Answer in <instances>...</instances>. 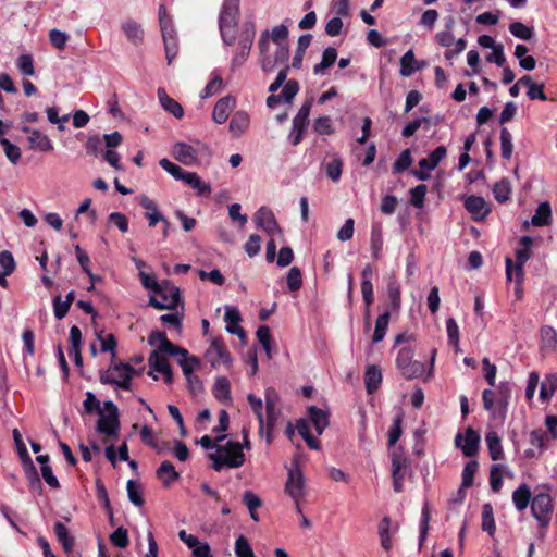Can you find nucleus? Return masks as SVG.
Masks as SVG:
<instances>
[{
	"label": "nucleus",
	"instance_id": "obj_54",
	"mask_svg": "<svg viewBox=\"0 0 557 557\" xmlns=\"http://www.w3.org/2000/svg\"><path fill=\"white\" fill-rule=\"evenodd\" d=\"M446 330L448 336V343L455 347V351H459V327L454 318L446 320Z\"/></svg>",
	"mask_w": 557,
	"mask_h": 557
},
{
	"label": "nucleus",
	"instance_id": "obj_2",
	"mask_svg": "<svg viewBox=\"0 0 557 557\" xmlns=\"http://www.w3.org/2000/svg\"><path fill=\"white\" fill-rule=\"evenodd\" d=\"M240 0H224L219 16V27L222 40L225 45L235 41V28L238 24Z\"/></svg>",
	"mask_w": 557,
	"mask_h": 557
},
{
	"label": "nucleus",
	"instance_id": "obj_50",
	"mask_svg": "<svg viewBox=\"0 0 557 557\" xmlns=\"http://www.w3.org/2000/svg\"><path fill=\"white\" fill-rule=\"evenodd\" d=\"M541 337L543 342V346L550 350H555L557 347V332L554 327L549 325H544L541 329Z\"/></svg>",
	"mask_w": 557,
	"mask_h": 557
},
{
	"label": "nucleus",
	"instance_id": "obj_61",
	"mask_svg": "<svg viewBox=\"0 0 557 557\" xmlns=\"http://www.w3.org/2000/svg\"><path fill=\"white\" fill-rule=\"evenodd\" d=\"M387 294L389 298V305L393 310H398L400 307V287L396 281H391L387 284Z\"/></svg>",
	"mask_w": 557,
	"mask_h": 557
},
{
	"label": "nucleus",
	"instance_id": "obj_36",
	"mask_svg": "<svg viewBox=\"0 0 557 557\" xmlns=\"http://www.w3.org/2000/svg\"><path fill=\"white\" fill-rule=\"evenodd\" d=\"M12 435L22 467L33 463L30 455L27 451L26 445L23 442L21 432L17 429H14Z\"/></svg>",
	"mask_w": 557,
	"mask_h": 557
},
{
	"label": "nucleus",
	"instance_id": "obj_9",
	"mask_svg": "<svg viewBox=\"0 0 557 557\" xmlns=\"http://www.w3.org/2000/svg\"><path fill=\"white\" fill-rule=\"evenodd\" d=\"M205 358L212 368H218L221 364L230 366L232 362L231 354L222 337H214L211 341Z\"/></svg>",
	"mask_w": 557,
	"mask_h": 557
},
{
	"label": "nucleus",
	"instance_id": "obj_20",
	"mask_svg": "<svg viewBox=\"0 0 557 557\" xmlns=\"http://www.w3.org/2000/svg\"><path fill=\"white\" fill-rule=\"evenodd\" d=\"M53 532L63 550L66 554L72 553L75 545V539L70 534L65 524L61 521H57L53 525Z\"/></svg>",
	"mask_w": 557,
	"mask_h": 557
},
{
	"label": "nucleus",
	"instance_id": "obj_43",
	"mask_svg": "<svg viewBox=\"0 0 557 557\" xmlns=\"http://www.w3.org/2000/svg\"><path fill=\"white\" fill-rule=\"evenodd\" d=\"M126 491L128 499L133 505L137 507L144 505L145 500L143 497L141 486L137 482L128 480L126 484Z\"/></svg>",
	"mask_w": 557,
	"mask_h": 557
},
{
	"label": "nucleus",
	"instance_id": "obj_16",
	"mask_svg": "<svg viewBox=\"0 0 557 557\" xmlns=\"http://www.w3.org/2000/svg\"><path fill=\"white\" fill-rule=\"evenodd\" d=\"M255 221L258 227L262 228L269 235L273 236L280 231V226L271 209L261 207L255 214Z\"/></svg>",
	"mask_w": 557,
	"mask_h": 557
},
{
	"label": "nucleus",
	"instance_id": "obj_32",
	"mask_svg": "<svg viewBox=\"0 0 557 557\" xmlns=\"http://www.w3.org/2000/svg\"><path fill=\"white\" fill-rule=\"evenodd\" d=\"M296 428L298 434L304 438V441L306 442L307 446L310 449H320V442L315 437H313L310 432L309 421H307L306 419H299L296 423Z\"/></svg>",
	"mask_w": 557,
	"mask_h": 557
},
{
	"label": "nucleus",
	"instance_id": "obj_23",
	"mask_svg": "<svg viewBox=\"0 0 557 557\" xmlns=\"http://www.w3.org/2000/svg\"><path fill=\"white\" fill-rule=\"evenodd\" d=\"M382 383V372L377 366H369L364 372V385L368 394H374Z\"/></svg>",
	"mask_w": 557,
	"mask_h": 557
},
{
	"label": "nucleus",
	"instance_id": "obj_60",
	"mask_svg": "<svg viewBox=\"0 0 557 557\" xmlns=\"http://www.w3.org/2000/svg\"><path fill=\"white\" fill-rule=\"evenodd\" d=\"M313 131L320 135H331L334 133V128L332 126V120L330 116H320L314 120Z\"/></svg>",
	"mask_w": 557,
	"mask_h": 557
},
{
	"label": "nucleus",
	"instance_id": "obj_24",
	"mask_svg": "<svg viewBox=\"0 0 557 557\" xmlns=\"http://www.w3.org/2000/svg\"><path fill=\"white\" fill-rule=\"evenodd\" d=\"M308 418L319 435L323 433L330 423L329 413L315 406L308 408Z\"/></svg>",
	"mask_w": 557,
	"mask_h": 557
},
{
	"label": "nucleus",
	"instance_id": "obj_17",
	"mask_svg": "<svg viewBox=\"0 0 557 557\" xmlns=\"http://www.w3.org/2000/svg\"><path fill=\"white\" fill-rule=\"evenodd\" d=\"M234 106L235 99L231 96H226L218 100L212 112L213 121L218 124L225 123L233 111Z\"/></svg>",
	"mask_w": 557,
	"mask_h": 557
},
{
	"label": "nucleus",
	"instance_id": "obj_12",
	"mask_svg": "<svg viewBox=\"0 0 557 557\" xmlns=\"http://www.w3.org/2000/svg\"><path fill=\"white\" fill-rule=\"evenodd\" d=\"M516 258V265H513V262L510 258H506V278L509 282L515 281L516 283L520 284L523 281V265L530 258V250L525 248L517 250Z\"/></svg>",
	"mask_w": 557,
	"mask_h": 557
},
{
	"label": "nucleus",
	"instance_id": "obj_21",
	"mask_svg": "<svg viewBox=\"0 0 557 557\" xmlns=\"http://www.w3.org/2000/svg\"><path fill=\"white\" fill-rule=\"evenodd\" d=\"M173 156L178 162L185 165H191L197 159L195 148L185 143H177L174 145Z\"/></svg>",
	"mask_w": 557,
	"mask_h": 557
},
{
	"label": "nucleus",
	"instance_id": "obj_38",
	"mask_svg": "<svg viewBox=\"0 0 557 557\" xmlns=\"http://www.w3.org/2000/svg\"><path fill=\"white\" fill-rule=\"evenodd\" d=\"M493 195L499 203H505L511 196V187L508 178H502L495 183L493 187Z\"/></svg>",
	"mask_w": 557,
	"mask_h": 557
},
{
	"label": "nucleus",
	"instance_id": "obj_48",
	"mask_svg": "<svg viewBox=\"0 0 557 557\" xmlns=\"http://www.w3.org/2000/svg\"><path fill=\"white\" fill-rule=\"evenodd\" d=\"M512 149H513V145H512L511 134L506 127H503L500 129L502 157L506 160L510 159L511 154H512Z\"/></svg>",
	"mask_w": 557,
	"mask_h": 557
},
{
	"label": "nucleus",
	"instance_id": "obj_44",
	"mask_svg": "<svg viewBox=\"0 0 557 557\" xmlns=\"http://www.w3.org/2000/svg\"><path fill=\"white\" fill-rule=\"evenodd\" d=\"M165 352L163 351H160V350H153L149 358H148V362H149V366L150 368L156 371V372H161L163 370H165L169 366H170V362L168 360V358L164 356Z\"/></svg>",
	"mask_w": 557,
	"mask_h": 557
},
{
	"label": "nucleus",
	"instance_id": "obj_14",
	"mask_svg": "<svg viewBox=\"0 0 557 557\" xmlns=\"http://www.w3.org/2000/svg\"><path fill=\"white\" fill-rule=\"evenodd\" d=\"M463 206L475 221L484 220L491 212L490 205L481 196L471 195L467 197Z\"/></svg>",
	"mask_w": 557,
	"mask_h": 557
},
{
	"label": "nucleus",
	"instance_id": "obj_56",
	"mask_svg": "<svg viewBox=\"0 0 557 557\" xmlns=\"http://www.w3.org/2000/svg\"><path fill=\"white\" fill-rule=\"evenodd\" d=\"M257 338L259 343L262 345L263 349L265 350L268 357H271V342H272V335L271 330L268 325H260L257 330Z\"/></svg>",
	"mask_w": 557,
	"mask_h": 557
},
{
	"label": "nucleus",
	"instance_id": "obj_41",
	"mask_svg": "<svg viewBox=\"0 0 557 557\" xmlns=\"http://www.w3.org/2000/svg\"><path fill=\"white\" fill-rule=\"evenodd\" d=\"M416 57L412 50H408L400 59V75L403 77L411 76L418 67L414 66Z\"/></svg>",
	"mask_w": 557,
	"mask_h": 557
},
{
	"label": "nucleus",
	"instance_id": "obj_27",
	"mask_svg": "<svg viewBox=\"0 0 557 557\" xmlns=\"http://www.w3.org/2000/svg\"><path fill=\"white\" fill-rule=\"evenodd\" d=\"M447 150L444 146L436 147L426 158L419 161V166L422 170H434L440 162L446 157Z\"/></svg>",
	"mask_w": 557,
	"mask_h": 557
},
{
	"label": "nucleus",
	"instance_id": "obj_26",
	"mask_svg": "<svg viewBox=\"0 0 557 557\" xmlns=\"http://www.w3.org/2000/svg\"><path fill=\"white\" fill-rule=\"evenodd\" d=\"M158 98L162 108L176 119H181L184 115L182 106L175 99L171 98L163 88L158 89Z\"/></svg>",
	"mask_w": 557,
	"mask_h": 557
},
{
	"label": "nucleus",
	"instance_id": "obj_15",
	"mask_svg": "<svg viewBox=\"0 0 557 557\" xmlns=\"http://www.w3.org/2000/svg\"><path fill=\"white\" fill-rule=\"evenodd\" d=\"M21 129L23 133L29 134L28 141L30 149L41 152H49L53 150L52 141L39 129L30 128L29 126H22Z\"/></svg>",
	"mask_w": 557,
	"mask_h": 557
},
{
	"label": "nucleus",
	"instance_id": "obj_55",
	"mask_svg": "<svg viewBox=\"0 0 557 557\" xmlns=\"http://www.w3.org/2000/svg\"><path fill=\"white\" fill-rule=\"evenodd\" d=\"M0 144L4 149L5 156L10 162L16 164L21 159V149L16 145L12 144L9 139L1 137Z\"/></svg>",
	"mask_w": 557,
	"mask_h": 557
},
{
	"label": "nucleus",
	"instance_id": "obj_52",
	"mask_svg": "<svg viewBox=\"0 0 557 557\" xmlns=\"http://www.w3.org/2000/svg\"><path fill=\"white\" fill-rule=\"evenodd\" d=\"M96 494L102 507L106 509L107 515L112 516V507L110 504L109 495L101 479L96 480Z\"/></svg>",
	"mask_w": 557,
	"mask_h": 557
},
{
	"label": "nucleus",
	"instance_id": "obj_57",
	"mask_svg": "<svg viewBox=\"0 0 557 557\" xmlns=\"http://www.w3.org/2000/svg\"><path fill=\"white\" fill-rule=\"evenodd\" d=\"M287 286L290 292H297L302 286V274L299 268L293 267L286 277Z\"/></svg>",
	"mask_w": 557,
	"mask_h": 557
},
{
	"label": "nucleus",
	"instance_id": "obj_31",
	"mask_svg": "<svg viewBox=\"0 0 557 557\" xmlns=\"http://www.w3.org/2000/svg\"><path fill=\"white\" fill-rule=\"evenodd\" d=\"M512 502L518 511L527 509L531 500V491L527 484L519 485L512 493Z\"/></svg>",
	"mask_w": 557,
	"mask_h": 557
},
{
	"label": "nucleus",
	"instance_id": "obj_64",
	"mask_svg": "<svg viewBox=\"0 0 557 557\" xmlns=\"http://www.w3.org/2000/svg\"><path fill=\"white\" fill-rule=\"evenodd\" d=\"M412 163V157L409 149H405L396 159L393 171L394 173H403L406 171Z\"/></svg>",
	"mask_w": 557,
	"mask_h": 557
},
{
	"label": "nucleus",
	"instance_id": "obj_59",
	"mask_svg": "<svg viewBox=\"0 0 557 557\" xmlns=\"http://www.w3.org/2000/svg\"><path fill=\"white\" fill-rule=\"evenodd\" d=\"M483 407L487 411H492L495 418H498V409L496 407V391L484 389L482 393Z\"/></svg>",
	"mask_w": 557,
	"mask_h": 557
},
{
	"label": "nucleus",
	"instance_id": "obj_18",
	"mask_svg": "<svg viewBox=\"0 0 557 557\" xmlns=\"http://www.w3.org/2000/svg\"><path fill=\"white\" fill-rule=\"evenodd\" d=\"M156 474L164 487H170L175 481L180 479V473L175 470V467L169 460L161 462L160 467L157 469Z\"/></svg>",
	"mask_w": 557,
	"mask_h": 557
},
{
	"label": "nucleus",
	"instance_id": "obj_13",
	"mask_svg": "<svg viewBox=\"0 0 557 557\" xmlns=\"http://www.w3.org/2000/svg\"><path fill=\"white\" fill-rule=\"evenodd\" d=\"M480 440L479 433L468 428L463 437L460 433L456 435L455 445L461 448L466 457H474L479 451Z\"/></svg>",
	"mask_w": 557,
	"mask_h": 557
},
{
	"label": "nucleus",
	"instance_id": "obj_51",
	"mask_svg": "<svg viewBox=\"0 0 557 557\" xmlns=\"http://www.w3.org/2000/svg\"><path fill=\"white\" fill-rule=\"evenodd\" d=\"M343 160L341 158H334L325 165V174L333 182H337L343 173Z\"/></svg>",
	"mask_w": 557,
	"mask_h": 557
},
{
	"label": "nucleus",
	"instance_id": "obj_39",
	"mask_svg": "<svg viewBox=\"0 0 557 557\" xmlns=\"http://www.w3.org/2000/svg\"><path fill=\"white\" fill-rule=\"evenodd\" d=\"M482 530L487 532L491 536H493L496 531L494 512L491 504H484L482 507Z\"/></svg>",
	"mask_w": 557,
	"mask_h": 557
},
{
	"label": "nucleus",
	"instance_id": "obj_29",
	"mask_svg": "<svg viewBox=\"0 0 557 557\" xmlns=\"http://www.w3.org/2000/svg\"><path fill=\"white\" fill-rule=\"evenodd\" d=\"M487 449L492 460L497 461L504 458L502 440L495 431L486 433L485 436Z\"/></svg>",
	"mask_w": 557,
	"mask_h": 557
},
{
	"label": "nucleus",
	"instance_id": "obj_6",
	"mask_svg": "<svg viewBox=\"0 0 557 557\" xmlns=\"http://www.w3.org/2000/svg\"><path fill=\"white\" fill-rule=\"evenodd\" d=\"M154 293L162 298V301L151 296L148 305L158 310H175L182 304L180 288L169 282L161 284V292Z\"/></svg>",
	"mask_w": 557,
	"mask_h": 557
},
{
	"label": "nucleus",
	"instance_id": "obj_34",
	"mask_svg": "<svg viewBox=\"0 0 557 557\" xmlns=\"http://www.w3.org/2000/svg\"><path fill=\"white\" fill-rule=\"evenodd\" d=\"M212 393L215 399L220 403L231 400L230 381L225 376L218 377L213 385Z\"/></svg>",
	"mask_w": 557,
	"mask_h": 557
},
{
	"label": "nucleus",
	"instance_id": "obj_47",
	"mask_svg": "<svg viewBox=\"0 0 557 557\" xmlns=\"http://www.w3.org/2000/svg\"><path fill=\"white\" fill-rule=\"evenodd\" d=\"M428 187L424 184H419L409 190L410 203L416 208H422L424 206Z\"/></svg>",
	"mask_w": 557,
	"mask_h": 557
},
{
	"label": "nucleus",
	"instance_id": "obj_63",
	"mask_svg": "<svg viewBox=\"0 0 557 557\" xmlns=\"http://www.w3.org/2000/svg\"><path fill=\"white\" fill-rule=\"evenodd\" d=\"M49 40L55 49L63 50L69 40V35L60 29L53 28L49 32Z\"/></svg>",
	"mask_w": 557,
	"mask_h": 557
},
{
	"label": "nucleus",
	"instance_id": "obj_53",
	"mask_svg": "<svg viewBox=\"0 0 557 557\" xmlns=\"http://www.w3.org/2000/svg\"><path fill=\"white\" fill-rule=\"evenodd\" d=\"M109 539L112 545L119 548H126L129 545L128 531L124 527H119Z\"/></svg>",
	"mask_w": 557,
	"mask_h": 557
},
{
	"label": "nucleus",
	"instance_id": "obj_30",
	"mask_svg": "<svg viewBox=\"0 0 557 557\" xmlns=\"http://www.w3.org/2000/svg\"><path fill=\"white\" fill-rule=\"evenodd\" d=\"M122 30L125 34L126 38L134 44L135 46H138L144 40V30L137 22L133 20H128L122 25Z\"/></svg>",
	"mask_w": 557,
	"mask_h": 557
},
{
	"label": "nucleus",
	"instance_id": "obj_62",
	"mask_svg": "<svg viewBox=\"0 0 557 557\" xmlns=\"http://www.w3.org/2000/svg\"><path fill=\"white\" fill-rule=\"evenodd\" d=\"M235 554L237 557H256L248 540L240 535L235 542Z\"/></svg>",
	"mask_w": 557,
	"mask_h": 557
},
{
	"label": "nucleus",
	"instance_id": "obj_37",
	"mask_svg": "<svg viewBox=\"0 0 557 557\" xmlns=\"http://www.w3.org/2000/svg\"><path fill=\"white\" fill-rule=\"evenodd\" d=\"M391 313L388 311H385L384 313L380 314L375 322V329L374 334L372 336V343L377 344L381 341H383L386 330L388 327Z\"/></svg>",
	"mask_w": 557,
	"mask_h": 557
},
{
	"label": "nucleus",
	"instance_id": "obj_3",
	"mask_svg": "<svg viewBox=\"0 0 557 557\" xmlns=\"http://www.w3.org/2000/svg\"><path fill=\"white\" fill-rule=\"evenodd\" d=\"M136 370L128 363H112L109 369L100 374V382L104 385H116L117 387L129 391L131 381Z\"/></svg>",
	"mask_w": 557,
	"mask_h": 557
},
{
	"label": "nucleus",
	"instance_id": "obj_10",
	"mask_svg": "<svg viewBox=\"0 0 557 557\" xmlns=\"http://www.w3.org/2000/svg\"><path fill=\"white\" fill-rule=\"evenodd\" d=\"M311 107L312 99H307L300 107L297 115L293 119V129L290 132V143L293 146H297L304 138V133L309 122Z\"/></svg>",
	"mask_w": 557,
	"mask_h": 557
},
{
	"label": "nucleus",
	"instance_id": "obj_58",
	"mask_svg": "<svg viewBox=\"0 0 557 557\" xmlns=\"http://www.w3.org/2000/svg\"><path fill=\"white\" fill-rule=\"evenodd\" d=\"M160 166L171 174L176 181H182L186 174V171L183 170L177 164L173 163L166 158H163L159 161Z\"/></svg>",
	"mask_w": 557,
	"mask_h": 557
},
{
	"label": "nucleus",
	"instance_id": "obj_5",
	"mask_svg": "<svg viewBox=\"0 0 557 557\" xmlns=\"http://www.w3.org/2000/svg\"><path fill=\"white\" fill-rule=\"evenodd\" d=\"M255 35L256 28L253 22H245L240 30L238 47L232 59L233 67L242 66L246 62L253 44Z\"/></svg>",
	"mask_w": 557,
	"mask_h": 557
},
{
	"label": "nucleus",
	"instance_id": "obj_45",
	"mask_svg": "<svg viewBox=\"0 0 557 557\" xmlns=\"http://www.w3.org/2000/svg\"><path fill=\"white\" fill-rule=\"evenodd\" d=\"M509 32L516 38L521 40H530L533 36V27L527 26L521 22H512L509 24Z\"/></svg>",
	"mask_w": 557,
	"mask_h": 557
},
{
	"label": "nucleus",
	"instance_id": "obj_46",
	"mask_svg": "<svg viewBox=\"0 0 557 557\" xmlns=\"http://www.w3.org/2000/svg\"><path fill=\"white\" fill-rule=\"evenodd\" d=\"M479 462L476 460H470L466 463L462 470V487H471L473 485L474 475L478 472Z\"/></svg>",
	"mask_w": 557,
	"mask_h": 557
},
{
	"label": "nucleus",
	"instance_id": "obj_42",
	"mask_svg": "<svg viewBox=\"0 0 557 557\" xmlns=\"http://www.w3.org/2000/svg\"><path fill=\"white\" fill-rule=\"evenodd\" d=\"M23 470H24V473H25V478L28 481L29 488L32 491L41 493L42 484H41L40 478L38 475L37 469L34 466V463L24 466Z\"/></svg>",
	"mask_w": 557,
	"mask_h": 557
},
{
	"label": "nucleus",
	"instance_id": "obj_25",
	"mask_svg": "<svg viewBox=\"0 0 557 557\" xmlns=\"http://www.w3.org/2000/svg\"><path fill=\"white\" fill-rule=\"evenodd\" d=\"M161 35L165 50V58L168 64L170 65L178 53L180 48L177 35L175 29H173L172 32H163Z\"/></svg>",
	"mask_w": 557,
	"mask_h": 557
},
{
	"label": "nucleus",
	"instance_id": "obj_49",
	"mask_svg": "<svg viewBox=\"0 0 557 557\" xmlns=\"http://www.w3.org/2000/svg\"><path fill=\"white\" fill-rule=\"evenodd\" d=\"M403 413L399 412L394 419L393 424L388 430V446H394L403 434Z\"/></svg>",
	"mask_w": 557,
	"mask_h": 557
},
{
	"label": "nucleus",
	"instance_id": "obj_7",
	"mask_svg": "<svg viewBox=\"0 0 557 557\" xmlns=\"http://www.w3.org/2000/svg\"><path fill=\"white\" fill-rule=\"evenodd\" d=\"M553 508V500L548 493V488L546 491L537 492L532 498L531 512L542 528H546L549 524Z\"/></svg>",
	"mask_w": 557,
	"mask_h": 557
},
{
	"label": "nucleus",
	"instance_id": "obj_4",
	"mask_svg": "<svg viewBox=\"0 0 557 557\" xmlns=\"http://www.w3.org/2000/svg\"><path fill=\"white\" fill-rule=\"evenodd\" d=\"M103 410L107 413L104 414L103 411L99 413L97 431L107 436H116L121 425L119 409L113 401L107 400L103 403Z\"/></svg>",
	"mask_w": 557,
	"mask_h": 557
},
{
	"label": "nucleus",
	"instance_id": "obj_35",
	"mask_svg": "<svg viewBox=\"0 0 557 557\" xmlns=\"http://www.w3.org/2000/svg\"><path fill=\"white\" fill-rule=\"evenodd\" d=\"M391 523V518L385 516L379 524V536L381 541V546L386 552L391 550L393 547V542L389 534Z\"/></svg>",
	"mask_w": 557,
	"mask_h": 557
},
{
	"label": "nucleus",
	"instance_id": "obj_19",
	"mask_svg": "<svg viewBox=\"0 0 557 557\" xmlns=\"http://www.w3.org/2000/svg\"><path fill=\"white\" fill-rule=\"evenodd\" d=\"M510 397L511 387L509 383L502 382L496 388V407L498 409V418L500 420H504L506 417Z\"/></svg>",
	"mask_w": 557,
	"mask_h": 557
},
{
	"label": "nucleus",
	"instance_id": "obj_1",
	"mask_svg": "<svg viewBox=\"0 0 557 557\" xmlns=\"http://www.w3.org/2000/svg\"><path fill=\"white\" fill-rule=\"evenodd\" d=\"M209 458L216 472L224 468H239L245 463L243 445L234 441H228L225 445H216V453L210 454Z\"/></svg>",
	"mask_w": 557,
	"mask_h": 557
},
{
	"label": "nucleus",
	"instance_id": "obj_33",
	"mask_svg": "<svg viewBox=\"0 0 557 557\" xmlns=\"http://www.w3.org/2000/svg\"><path fill=\"white\" fill-rule=\"evenodd\" d=\"M182 182L191 188L197 189L199 196H208L211 193L210 185L202 182L199 175L195 172H186Z\"/></svg>",
	"mask_w": 557,
	"mask_h": 557
},
{
	"label": "nucleus",
	"instance_id": "obj_22",
	"mask_svg": "<svg viewBox=\"0 0 557 557\" xmlns=\"http://www.w3.org/2000/svg\"><path fill=\"white\" fill-rule=\"evenodd\" d=\"M250 123L249 115L244 111H237L233 114L228 128L233 137L242 136L248 128Z\"/></svg>",
	"mask_w": 557,
	"mask_h": 557
},
{
	"label": "nucleus",
	"instance_id": "obj_28",
	"mask_svg": "<svg viewBox=\"0 0 557 557\" xmlns=\"http://www.w3.org/2000/svg\"><path fill=\"white\" fill-rule=\"evenodd\" d=\"M552 221L550 203L548 201L541 202L531 219L532 224L534 226H548Z\"/></svg>",
	"mask_w": 557,
	"mask_h": 557
},
{
	"label": "nucleus",
	"instance_id": "obj_11",
	"mask_svg": "<svg viewBox=\"0 0 557 557\" xmlns=\"http://www.w3.org/2000/svg\"><path fill=\"white\" fill-rule=\"evenodd\" d=\"M304 488L305 481L301 470L299 468L290 469L285 484V492L295 500L296 510L299 513H301L299 500L304 496Z\"/></svg>",
	"mask_w": 557,
	"mask_h": 557
},
{
	"label": "nucleus",
	"instance_id": "obj_8",
	"mask_svg": "<svg viewBox=\"0 0 557 557\" xmlns=\"http://www.w3.org/2000/svg\"><path fill=\"white\" fill-rule=\"evenodd\" d=\"M413 350L410 347H403L399 349L396 364L401 371V374L407 380L417 379L424 373V363L421 361H413Z\"/></svg>",
	"mask_w": 557,
	"mask_h": 557
},
{
	"label": "nucleus",
	"instance_id": "obj_40",
	"mask_svg": "<svg viewBox=\"0 0 557 557\" xmlns=\"http://www.w3.org/2000/svg\"><path fill=\"white\" fill-rule=\"evenodd\" d=\"M337 58V51L333 47H327L322 54V60L319 64H315L313 67V73L319 74L323 72L324 70L332 66Z\"/></svg>",
	"mask_w": 557,
	"mask_h": 557
}]
</instances>
